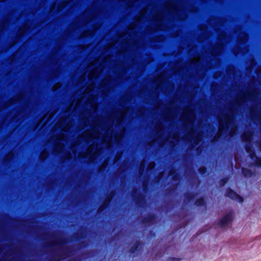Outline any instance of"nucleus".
I'll return each instance as SVG.
<instances>
[{
    "instance_id": "nucleus-21",
    "label": "nucleus",
    "mask_w": 261,
    "mask_h": 261,
    "mask_svg": "<svg viewBox=\"0 0 261 261\" xmlns=\"http://www.w3.org/2000/svg\"><path fill=\"white\" fill-rule=\"evenodd\" d=\"M65 252L66 253H71L72 252L71 248L70 247H66L64 249Z\"/></svg>"
},
{
    "instance_id": "nucleus-8",
    "label": "nucleus",
    "mask_w": 261,
    "mask_h": 261,
    "mask_svg": "<svg viewBox=\"0 0 261 261\" xmlns=\"http://www.w3.org/2000/svg\"><path fill=\"white\" fill-rule=\"evenodd\" d=\"M250 118L252 120L254 119L260 120L261 119V116L260 114L256 112V109H251L250 111Z\"/></svg>"
},
{
    "instance_id": "nucleus-11",
    "label": "nucleus",
    "mask_w": 261,
    "mask_h": 261,
    "mask_svg": "<svg viewBox=\"0 0 261 261\" xmlns=\"http://www.w3.org/2000/svg\"><path fill=\"white\" fill-rule=\"evenodd\" d=\"M242 172L244 177H251L253 175L252 171L248 168L243 167L242 168Z\"/></svg>"
},
{
    "instance_id": "nucleus-16",
    "label": "nucleus",
    "mask_w": 261,
    "mask_h": 261,
    "mask_svg": "<svg viewBox=\"0 0 261 261\" xmlns=\"http://www.w3.org/2000/svg\"><path fill=\"white\" fill-rule=\"evenodd\" d=\"M245 149L246 151L248 153H249L250 152H251L252 151H254L252 148V144H251V143L245 144Z\"/></svg>"
},
{
    "instance_id": "nucleus-15",
    "label": "nucleus",
    "mask_w": 261,
    "mask_h": 261,
    "mask_svg": "<svg viewBox=\"0 0 261 261\" xmlns=\"http://www.w3.org/2000/svg\"><path fill=\"white\" fill-rule=\"evenodd\" d=\"M199 173L201 175H205L207 172L206 167L204 166H201L198 169Z\"/></svg>"
},
{
    "instance_id": "nucleus-19",
    "label": "nucleus",
    "mask_w": 261,
    "mask_h": 261,
    "mask_svg": "<svg viewBox=\"0 0 261 261\" xmlns=\"http://www.w3.org/2000/svg\"><path fill=\"white\" fill-rule=\"evenodd\" d=\"M67 243L66 240L64 238H60L58 240V245L65 244Z\"/></svg>"
},
{
    "instance_id": "nucleus-9",
    "label": "nucleus",
    "mask_w": 261,
    "mask_h": 261,
    "mask_svg": "<svg viewBox=\"0 0 261 261\" xmlns=\"http://www.w3.org/2000/svg\"><path fill=\"white\" fill-rule=\"evenodd\" d=\"M230 117L229 116H226L225 119V126L222 125L220 123V127L219 130H224V129H228L229 128V127L230 124Z\"/></svg>"
},
{
    "instance_id": "nucleus-17",
    "label": "nucleus",
    "mask_w": 261,
    "mask_h": 261,
    "mask_svg": "<svg viewBox=\"0 0 261 261\" xmlns=\"http://www.w3.org/2000/svg\"><path fill=\"white\" fill-rule=\"evenodd\" d=\"M254 161L256 166L261 167V157L257 156Z\"/></svg>"
},
{
    "instance_id": "nucleus-2",
    "label": "nucleus",
    "mask_w": 261,
    "mask_h": 261,
    "mask_svg": "<svg viewBox=\"0 0 261 261\" xmlns=\"http://www.w3.org/2000/svg\"><path fill=\"white\" fill-rule=\"evenodd\" d=\"M225 196L229 197L233 200H236L240 203H243L244 198L234 191L230 188H227L225 193Z\"/></svg>"
},
{
    "instance_id": "nucleus-18",
    "label": "nucleus",
    "mask_w": 261,
    "mask_h": 261,
    "mask_svg": "<svg viewBox=\"0 0 261 261\" xmlns=\"http://www.w3.org/2000/svg\"><path fill=\"white\" fill-rule=\"evenodd\" d=\"M248 154L250 158L252 161H254L255 159L257 157L255 151H252Z\"/></svg>"
},
{
    "instance_id": "nucleus-10",
    "label": "nucleus",
    "mask_w": 261,
    "mask_h": 261,
    "mask_svg": "<svg viewBox=\"0 0 261 261\" xmlns=\"http://www.w3.org/2000/svg\"><path fill=\"white\" fill-rule=\"evenodd\" d=\"M196 196V194L194 192H187L185 194V201H187V202L190 203L192 202L195 197Z\"/></svg>"
},
{
    "instance_id": "nucleus-24",
    "label": "nucleus",
    "mask_w": 261,
    "mask_h": 261,
    "mask_svg": "<svg viewBox=\"0 0 261 261\" xmlns=\"http://www.w3.org/2000/svg\"><path fill=\"white\" fill-rule=\"evenodd\" d=\"M142 187H143V189L144 191H145L148 188L147 185H146L145 183H143Z\"/></svg>"
},
{
    "instance_id": "nucleus-26",
    "label": "nucleus",
    "mask_w": 261,
    "mask_h": 261,
    "mask_svg": "<svg viewBox=\"0 0 261 261\" xmlns=\"http://www.w3.org/2000/svg\"><path fill=\"white\" fill-rule=\"evenodd\" d=\"M258 146H259V148H261V141L258 143Z\"/></svg>"
},
{
    "instance_id": "nucleus-3",
    "label": "nucleus",
    "mask_w": 261,
    "mask_h": 261,
    "mask_svg": "<svg viewBox=\"0 0 261 261\" xmlns=\"http://www.w3.org/2000/svg\"><path fill=\"white\" fill-rule=\"evenodd\" d=\"M143 245V242L142 241H136L129 249L128 252L134 255H137L141 252Z\"/></svg>"
},
{
    "instance_id": "nucleus-12",
    "label": "nucleus",
    "mask_w": 261,
    "mask_h": 261,
    "mask_svg": "<svg viewBox=\"0 0 261 261\" xmlns=\"http://www.w3.org/2000/svg\"><path fill=\"white\" fill-rule=\"evenodd\" d=\"M194 205L196 206H205L206 202L203 197H200L195 201Z\"/></svg>"
},
{
    "instance_id": "nucleus-25",
    "label": "nucleus",
    "mask_w": 261,
    "mask_h": 261,
    "mask_svg": "<svg viewBox=\"0 0 261 261\" xmlns=\"http://www.w3.org/2000/svg\"><path fill=\"white\" fill-rule=\"evenodd\" d=\"M62 256L65 257H67V255L66 254V253H63L62 254Z\"/></svg>"
},
{
    "instance_id": "nucleus-27",
    "label": "nucleus",
    "mask_w": 261,
    "mask_h": 261,
    "mask_svg": "<svg viewBox=\"0 0 261 261\" xmlns=\"http://www.w3.org/2000/svg\"><path fill=\"white\" fill-rule=\"evenodd\" d=\"M161 177L160 176V175L159 176L157 177V179H158V181H159V180L160 179Z\"/></svg>"
},
{
    "instance_id": "nucleus-20",
    "label": "nucleus",
    "mask_w": 261,
    "mask_h": 261,
    "mask_svg": "<svg viewBox=\"0 0 261 261\" xmlns=\"http://www.w3.org/2000/svg\"><path fill=\"white\" fill-rule=\"evenodd\" d=\"M180 259V258L176 257H170L168 259L167 261H178Z\"/></svg>"
},
{
    "instance_id": "nucleus-14",
    "label": "nucleus",
    "mask_w": 261,
    "mask_h": 261,
    "mask_svg": "<svg viewBox=\"0 0 261 261\" xmlns=\"http://www.w3.org/2000/svg\"><path fill=\"white\" fill-rule=\"evenodd\" d=\"M229 177L228 176H225L221 178L219 181V186L220 187H223L228 181Z\"/></svg>"
},
{
    "instance_id": "nucleus-22",
    "label": "nucleus",
    "mask_w": 261,
    "mask_h": 261,
    "mask_svg": "<svg viewBox=\"0 0 261 261\" xmlns=\"http://www.w3.org/2000/svg\"><path fill=\"white\" fill-rule=\"evenodd\" d=\"M74 238L76 240H79L80 239L82 238L79 234H76L74 236Z\"/></svg>"
},
{
    "instance_id": "nucleus-1",
    "label": "nucleus",
    "mask_w": 261,
    "mask_h": 261,
    "mask_svg": "<svg viewBox=\"0 0 261 261\" xmlns=\"http://www.w3.org/2000/svg\"><path fill=\"white\" fill-rule=\"evenodd\" d=\"M132 197L138 207H143L144 203L145 202L144 196L142 193L138 194V190L136 188L133 189L132 190Z\"/></svg>"
},
{
    "instance_id": "nucleus-5",
    "label": "nucleus",
    "mask_w": 261,
    "mask_h": 261,
    "mask_svg": "<svg viewBox=\"0 0 261 261\" xmlns=\"http://www.w3.org/2000/svg\"><path fill=\"white\" fill-rule=\"evenodd\" d=\"M232 218L233 213L229 212L218 221V225L221 227H224L228 223L232 220Z\"/></svg>"
},
{
    "instance_id": "nucleus-4",
    "label": "nucleus",
    "mask_w": 261,
    "mask_h": 261,
    "mask_svg": "<svg viewBox=\"0 0 261 261\" xmlns=\"http://www.w3.org/2000/svg\"><path fill=\"white\" fill-rule=\"evenodd\" d=\"M114 195V192L112 191L105 198L103 202L100 205L97 212L98 214L101 213L105 209L110 205L113 196Z\"/></svg>"
},
{
    "instance_id": "nucleus-28",
    "label": "nucleus",
    "mask_w": 261,
    "mask_h": 261,
    "mask_svg": "<svg viewBox=\"0 0 261 261\" xmlns=\"http://www.w3.org/2000/svg\"><path fill=\"white\" fill-rule=\"evenodd\" d=\"M194 140H195V142H198V139H197V138H195V139H194Z\"/></svg>"
},
{
    "instance_id": "nucleus-23",
    "label": "nucleus",
    "mask_w": 261,
    "mask_h": 261,
    "mask_svg": "<svg viewBox=\"0 0 261 261\" xmlns=\"http://www.w3.org/2000/svg\"><path fill=\"white\" fill-rule=\"evenodd\" d=\"M220 138V135H216L214 136L213 140L215 141H218Z\"/></svg>"
},
{
    "instance_id": "nucleus-7",
    "label": "nucleus",
    "mask_w": 261,
    "mask_h": 261,
    "mask_svg": "<svg viewBox=\"0 0 261 261\" xmlns=\"http://www.w3.org/2000/svg\"><path fill=\"white\" fill-rule=\"evenodd\" d=\"M252 136L253 133L252 132H245L242 135V140L245 144L251 143Z\"/></svg>"
},
{
    "instance_id": "nucleus-6",
    "label": "nucleus",
    "mask_w": 261,
    "mask_h": 261,
    "mask_svg": "<svg viewBox=\"0 0 261 261\" xmlns=\"http://www.w3.org/2000/svg\"><path fill=\"white\" fill-rule=\"evenodd\" d=\"M156 219V216L154 214H150L147 217L143 218L141 220V223L148 225H151L153 224Z\"/></svg>"
},
{
    "instance_id": "nucleus-13",
    "label": "nucleus",
    "mask_w": 261,
    "mask_h": 261,
    "mask_svg": "<svg viewBox=\"0 0 261 261\" xmlns=\"http://www.w3.org/2000/svg\"><path fill=\"white\" fill-rule=\"evenodd\" d=\"M169 175L172 176V178L174 181H176L178 179L179 175L176 170H170L169 172Z\"/></svg>"
}]
</instances>
